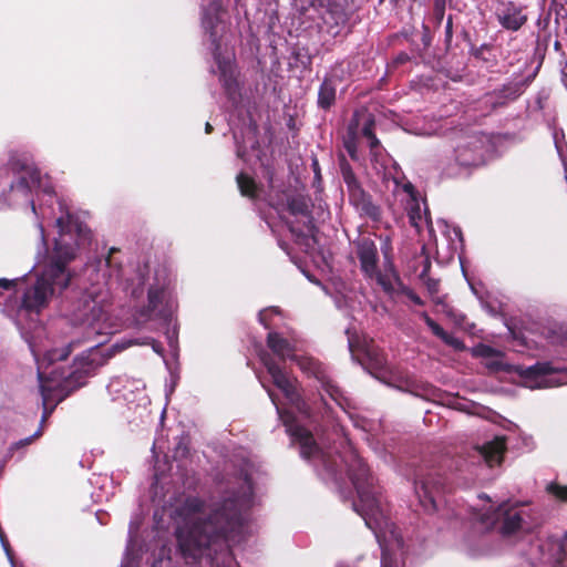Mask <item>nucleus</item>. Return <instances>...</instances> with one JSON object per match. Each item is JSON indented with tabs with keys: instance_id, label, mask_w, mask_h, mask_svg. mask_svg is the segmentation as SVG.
I'll use <instances>...</instances> for the list:
<instances>
[{
	"instance_id": "1",
	"label": "nucleus",
	"mask_w": 567,
	"mask_h": 567,
	"mask_svg": "<svg viewBox=\"0 0 567 567\" xmlns=\"http://www.w3.org/2000/svg\"><path fill=\"white\" fill-rule=\"evenodd\" d=\"M59 238L48 254L43 269L34 285L23 292L21 307L29 312H40L55 293L69 288L75 271L70 267L78 249L91 243L92 233L79 217L71 213L56 219Z\"/></svg>"
},
{
	"instance_id": "2",
	"label": "nucleus",
	"mask_w": 567,
	"mask_h": 567,
	"mask_svg": "<svg viewBox=\"0 0 567 567\" xmlns=\"http://www.w3.org/2000/svg\"><path fill=\"white\" fill-rule=\"evenodd\" d=\"M205 508V502L199 497H187L177 513L184 524L176 530V537L182 555L186 559L197 560L212 546L223 545L226 539L239 534L244 518L236 498H226L207 518L197 515Z\"/></svg>"
},
{
	"instance_id": "3",
	"label": "nucleus",
	"mask_w": 567,
	"mask_h": 567,
	"mask_svg": "<svg viewBox=\"0 0 567 567\" xmlns=\"http://www.w3.org/2000/svg\"><path fill=\"white\" fill-rule=\"evenodd\" d=\"M133 344H138L137 339H123L107 350V353H103L97 347H92L87 352L78 355L73 364L65 368H53L45 379V373L39 371L40 390L43 401V406L47 410V405L52 399V393L55 392L58 395V402L63 401L70 394L78 389L82 388L86 383L89 375L99 367L103 365L107 359L113 357L115 353L121 352Z\"/></svg>"
},
{
	"instance_id": "4",
	"label": "nucleus",
	"mask_w": 567,
	"mask_h": 567,
	"mask_svg": "<svg viewBox=\"0 0 567 567\" xmlns=\"http://www.w3.org/2000/svg\"><path fill=\"white\" fill-rule=\"evenodd\" d=\"M176 308L169 270L161 266L155 270L148 287L147 305H144V328L147 323L156 322V329L165 336L171 347L177 342V329L172 326Z\"/></svg>"
},
{
	"instance_id": "5",
	"label": "nucleus",
	"mask_w": 567,
	"mask_h": 567,
	"mask_svg": "<svg viewBox=\"0 0 567 567\" xmlns=\"http://www.w3.org/2000/svg\"><path fill=\"white\" fill-rule=\"evenodd\" d=\"M260 360L270 374L272 383L296 405L300 413L308 417L315 414L323 415L327 413L329 405L320 392L311 393L307 398H302L293 381L289 379L271 354L262 352Z\"/></svg>"
},
{
	"instance_id": "6",
	"label": "nucleus",
	"mask_w": 567,
	"mask_h": 567,
	"mask_svg": "<svg viewBox=\"0 0 567 567\" xmlns=\"http://www.w3.org/2000/svg\"><path fill=\"white\" fill-rule=\"evenodd\" d=\"M348 461V475L357 489L359 502L353 503L354 511L365 520L380 513L379 493L368 464L355 452Z\"/></svg>"
},
{
	"instance_id": "7",
	"label": "nucleus",
	"mask_w": 567,
	"mask_h": 567,
	"mask_svg": "<svg viewBox=\"0 0 567 567\" xmlns=\"http://www.w3.org/2000/svg\"><path fill=\"white\" fill-rule=\"evenodd\" d=\"M107 305L103 293L95 289L84 290L80 297L72 302L70 313L75 323L86 324L101 333L107 317Z\"/></svg>"
},
{
	"instance_id": "8",
	"label": "nucleus",
	"mask_w": 567,
	"mask_h": 567,
	"mask_svg": "<svg viewBox=\"0 0 567 567\" xmlns=\"http://www.w3.org/2000/svg\"><path fill=\"white\" fill-rule=\"evenodd\" d=\"M473 518L487 529L498 525V532L503 537H511L530 528L525 524L523 511L512 507L508 502L502 503L496 508L489 507L484 512H475Z\"/></svg>"
},
{
	"instance_id": "9",
	"label": "nucleus",
	"mask_w": 567,
	"mask_h": 567,
	"mask_svg": "<svg viewBox=\"0 0 567 567\" xmlns=\"http://www.w3.org/2000/svg\"><path fill=\"white\" fill-rule=\"evenodd\" d=\"M359 136L367 138L371 153L377 154L381 143L375 135V118L372 114H362L355 111L348 124L343 146L354 162L360 159L358 152Z\"/></svg>"
},
{
	"instance_id": "10",
	"label": "nucleus",
	"mask_w": 567,
	"mask_h": 567,
	"mask_svg": "<svg viewBox=\"0 0 567 567\" xmlns=\"http://www.w3.org/2000/svg\"><path fill=\"white\" fill-rule=\"evenodd\" d=\"M528 69L529 63L525 60L519 64L518 70L512 74L509 81L486 94L492 109L504 107L516 101L525 92L535 79V73L525 75Z\"/></svg>"
},
{
	"instance_id": "11",
	"label": "nucleus",
	"mask_w": 567,
	"mask_h": 567,
	"mask_svg": "<svg viewBox=\"0 0 567 567\" xmlns=\"http://www.w3.org/2000/svg\"><path fill=\"white\" fill-rule=\"evenodd\" d=\"M355 254L364 277L377 279L380 285L388 289L384 277L379 269V252L375 243L369 237L360 238L355 243Z\"/></svg>"
},
{
	"instance_id": "12",
	"label": "nucleus",
	"mask_w": 567,
	"mask_h": 567,
	"mask_svg": "<svg viewBox=\"0 0 567 567\" xmlns=\"http://www.w3.org/2000/svg\"><path fill=\"white\" fill-rule=\"evenodd\" d=\"M526 10L527 6L525 4L512 0H499L495 8V17L504 30L517 32L528 22Z\"/></svg>"
},
{
	"instance_id": "13",
	"label": "nucleus",
	"mask_w": 567,
	"mask_h": 567,
	"mask_svg": "<svg viewBox=\"0 0 567 567\" xmlns=\"http://www.w3.org/2000/svg\"><path fill=\"white\" fill-rule=\"evenodd\" d=\"M299 368L309 377L315 378L321 385L322 390L339 405L343 399V394L339 385L331 379L326 367L319 361L311 358L297 359Z\"/></svg>"
},
{
	"instance_id": "14",
	"label": "nucleus",
	"mask_w": 567,
	"mask_h": 567,
	"mask_svg": "<svg viewBox=\"0 0 567 567\" xmlns=\"http://www.w3.org/2000/svg\"><path fill=\"white\" fill-rule=\"evenodd\" d=\"M9 166L14 173L21 174L16 182L11 183V190L20 193L29 200L32 189L40 185V172L14 157L10 158Z\"/></svg>"
},
{
	"instance_id": "15",
	"label": "nucleus",
	"mask_w": 567,
	"mask_h": 567,
	"mask_svg": "<svg viewBox=\"0 0 567 567\" xmlns=\"http://www.w3.org/2000/svg\"><path fill=\"white\" fill-rule=\"evenodd\" d=\"M415 494L424 511L431 513L437 508L436 497L443 489L441 478L429 474L414 483Z\"/></svg>"
},
{
	"instance_id": "16",
	"label": "nucleus",
	"mask_w": 567,
	"mask_h": 567,
	"mask_svg": "<svg viewBox=\"0 0 567 567\" xmlns=\"http://www.w3.org/2000/svg\"><path fill=\"white\" fill-rule=\"evenodd\" d=\"M142 519L135 516L128 527V539L125 550V557L122 567H141L142 560V536L140 533Z\"/></svg>"
},
{
	"instance_id": "17",
	"label": "nucleus",
	"mask_w": 567,
	"mask_h": 567,
	"mask_svg": "<svg viewBox=\"0 0 567 567\" xmlns=\"http://www.w3.org/2000/svg\"><path fill=\"white\" fill-rule=\"evenodd\" d=\"M350 204L359 213L360 217L369 218L374 223H379L382 218V208L373 202L371 194L365 192L363 187L349 194Z\"/></svg>"
},
{
	"instance_id": "18",
	"label": "nucleus",
	"mask_w": 567,
	"mask_h": 567,
	"mask_svg": "<svg viewBox=\"0 0 567 567\" xmlns=\"http://www.w3.org/2000/svg\"><path fill=\"white\" fill-rule=\"evenodd\" d=\"M341 80L334 74H327L318 90L317 105L320 110L329 111L337 100V85Z\"/></svg>"
},
{
	"instance_id": "19",
	"label": "nucleus",
	"mask_w": 567,
	"mask_h": 567,
	"mask_svg": "<svg viewBox=\"0 0 567 567\" xmlns=\"http://www.w3.org/2000/svg\"><path fill=\"white\" fill-rule=\"evenodd\" d=\"M506 450V439L503 436H497L478 449L480 454L489 467L499 465L503 462Z\"/></svg>"
},
{
	"instance_id": "20",
	"label": "nucleus",
	"mask_w": 567,
	"mask_h": 567,
	"mask_svg": "<svg viewBox=\"0 0 567 567\" xmlns=\"http://www.w3.org/2000/svg\"><path fill=\"white\" fill-rule=\"evenodd\" d=\"M468 53L487 71H493L498 65V59L495 54V45L492 43H483L481 45L471 43Z\"/></svg>"
},
{
	"instance_id": "21",
	"label": "nucleus",
	"mask_w": 567,
	"mask_h": 567,
	"mask_svg": "<svg viewBox=\"0 0 567 567\" xmlns=\"http://www.w3.org/2000/svg\"><path fill=\"white\" fill-rule=\"evenodd\" d=\"M481 143L478 141L458 145L455 148V161L460 166H477L482 162Z\"/></svg>"
},
{
	"instance_id": "22",
	"label": "nucleus",
	"mask_w": 567,
	"mask_h": 567,
	"mask_svg": "<svg viewBox=\"0 0 567 567\" xmlns=\"http://www.w3.org/2000/svg\"><path fill=\"white\" fill-rule=\"evenodd\" d=\"M292 436L299 443L300 455L303 458L310 460L320 452L319 445L317 444L312 433L306 427H295L292 431Z\"/></svg>"
},
{
	"instance_id": "23",
	"label": "nucleus",
	"mask_w": 567,
	"mask_h": 567,
	"mask_svg": "<svg viewBox=\"0 0 567 567\" xmlns=\"http://www.w3.org/2000/svg\"><path fill=\"white\" fill-rule=\"evenodd\" d=\"M267 347L276 354L282 362L286 359H297L293 354V346L278 332H269L267 336Z\"/></svg>"
},
{
	"instance_id": "24",
	"label": "nucleus",
	"mask_w": 567,
	"mask_h": 567,
	"mask_svg": "<svg viewBox=\"0 0 567 567\" xmlns=\"http://www.w3.org/2000/svg\"><path fill=\"white\" fill-rule=\"evenodd\" d=\"M420 317L424 320L425 324L431 329L432 333L442 340L446 346L452 347L455 350H464V342L447 333L436 321H434L426 311H422Z\"/></svg>"
},
{
	"instance_id": "25",
	"label": "nucleus",
	"mask_w": 567,
	"mask_h": 567,
	"mask_svg": "<svg viewBox=\"0 0 567 567\" xmlns=\"http://www.w3.org/2000/svg\"><path fill=\"white\" fill-rule=\"evenodd\" d=\"M80 341H71L69 344L61 349H52L44 353L41 365H44L45 368H49L50 365H53L58 362L65 361L74 348L79 347Z\"/></svg>"
},
{
	"instance_id": "26",
	"label": "nucleus",
	"mask_w": 567,
	"mask_h": 567,
	"mask_svg": "<svg viewBox=\"0 0 567 567\" xmlns=\"http://www.w3.org/2000/svg\"><path fill=\"white\" fill-rule=\"evenodd\" d=\"M236 182L241 196L252 200L258 198L260 188L251 176L241 172L236 176Z\"/></svg>"
},
{
	"instance_id": "27",
	"label": "nucleus",
	"mask_w": 567,
	"mask_h": 567,
	"mask_svg": "<svg viewBox=\"0 0 567 567\" xmlns=\"http://www.w3.org/2000/svg\"><path fill=\"white\" fill-rule=\"evenodd\" d=\"M339 166L343 182L347 185L348 194L362 187L344 155H340Z\"/></svg>"
},
{
	"instance_id": "28",
	"label": "nucleus",
	"mask_w": 567,
	"mask_h": 567,
	"mask_svg": "<svg viewBox=\"0 0 567 567\" xmlns=\"http://www.w3.org/2000/svg\"><path fill=\"white\" fill-rule=\"evenodd\" d=\"M339 166L343 182L347 185L348 194L362 187L344 155H340Z\"/></svg>"
},
{
	"instance_id": "29",
	"label": "nucleus",
	"mask_w": 567,
	"mask_h": 567,
	"mask_svg": "<svg viewBox=\"0 0 567 567\" xmlns=\"http://www.w3.org/2000/svg\"><path fill=\"white\" fill-rule=\"evenodd\" d=\"M556 370L549 362H537L534 365L524 368L519 374L527 380H538L542 377L550 375Z\"/></svg>"
},
{
	"instance_id": "30",
	"label": "nucleus",
	"mask_w": 567,
	"mask_h": 567,
	"mask_svg": "<svg viewBox=\"0 0 567 567\" xmlns=\"http://www.w3.org/2000/svg\"><path fill=\"white\" fill-rule=\"evenodd\" d=\"M287 209L293 216H308L310 214L308 200L302 195L289 196L287 198Z\"/></svg>"
},
{
	"instance_id": "31",
	"label": "nucleus",
	"mask_w": 567,
	"mask_h": 567,
	"mask_svg": "<svg viewBox=\"0 0 567 567\" xmlns=\"http://www.w3.org/2000/svg\"><path fill=\"white\" fill-rule=\"evenodd\" d=\"M364 353L371 369L382 371L385 368L386 359L381 350L373 347H367Z\"/></svg>"
},
{
	"instance_id": "32",
	"label": "nucleus",
	"mask_w": 567,
	"mask_h": 567,
	"mask_svg": "<svg viewBox=\"0 0 567 567\" xmlns=\"http://www.w3.org/2000/svg\"><path fill=\"white\" fill-rule=\"evenodd\" d=\"M216 62L218 65L220 80L223 81L224 87L227 92H230L233 85L235 84V79L230 72V64L220 56H216Z\"/></svg>"
},
{
	"instance_id": "33",
	"label": "nucleus",
	"mask_w": 567,
	"mask_h": 567,
	"mask_svg": "<svg viewBox=\"0 0 567 567\" xmlns=\"http://www.w3.org/2000/svg\"><path fill=\"white\" fill-rule=\"evenodd\" d=\"M547 491L558 501L567 503V485L551 483L548 485Z\"/></svg>"
},
{
	"instance_id": "34",
	"label": "nucleus",
	"mask_w": 567,
	"mask_h": 567,
	"mask_svg": "<svg viewBox=\"0 0 567 567\" xmlns=\"http://www.w3.org/2000/svg\"><path fill=\"white\" fill-rule=\"evenodd\" d=\"M446 2L447 0H434L433 17L436 25H440L444 19Z\"/></svg>"
},
{
	"instance_id": "35",
	"label": "nucleus",
	"mask_w": 567,
	"mask_h": 567,
	"mask_svg": "<svg viewBox=\"0 0 567 567\" xmlns=\"http://www.w3.org/2000/svg\"><path fill=\"white\" fill-rule=\"evenodd\" d=\"M144 347H151L152 350L159 355L161 358H165V349L163 343L154 338L144 337Z\"/></svg>"
},
{
	"instance_id": "36",
	"label": "nucleus",
	"mask_w": 567,
	"mask_h": 567,
	"mask_svg": "<svg viewBox=\"0 0 567 567\" xmlns=\"http://www.w3.org/2000/svg\"><path fill=\"white\" fill-rule=\"evenodd\" d=\"M42 435L41 429H39L34 434H32L29 437L22 439L16 443H13L10 447L11 451L19 450L21 447H24L27 445H30L35 439L40 437Z\"/></svg>"
},
{
	"instance_id": "37",
	"label": "nucleus",
	"mask_w": 567,
	"mask_h": 567,
	"mask_svg": "<svg viewBox=\"0 0 567 567\" xmlns=\"http://www.w3.org/2000/svg\"><path fill=\"white\" fill-rule=\"evenodd\" d=\"M452 39H453V17L450 14L446 19V24H445L444 43H445L446 49H449L451 47Z\"/></svg>"
},
{
	"instance_id": "38",
	"label": "nucleus",
	"mask_w": 567,
	"mask_h": 567,
	"mask_svg": "<svg viewBox=\"0 0 567 567\" xmlns=\"http://www.w3.org/2000/svg\"><path fill=\"white\" fill-rule=\"evenodd\" d=\"M262 175L267 179L270 187H272L274 177H275V169L270 165H264L262 166Z\"/></svg>"
},
{
	"instance_id": "39",
	"label": "nucleus",
	"mask_w": 567,
	"mask_h": 567,
	"mask_svg": "<svg viewBox=\"0 0 567 567\" xmlns=\"http://www.w3.org/2000/svg\"><path fill=\"white\" fill-rule=\"evenodd\" d=\"M410 61V55L405 52H400L394 59H393V64L395 66H399V65H402V64H405L406 62Z\"/></svg>"
},
{
	"instance_id": "40",
	"label": "nucleus",
	"mask_w": 567,
	"mask_h": 567,
	"mask_svg": "<svg viewBox=\"0 0 567 567\" xmlns=\"http://www.w3.org/2000/svg\"><path fill=\"white\" fill-rule=\"evenodd\" d=\"M346 333L348 334L349 349L353 353L358 346V338L353 333H351L350 329H347Z\"/></svg>"
},
{
	"instance_id": "41",
	"label": "nucleus",
	"mask_w": 567,
	"mask_h": 567,
	"mask_svg": "<svg viewBox=\"0 0 567 567\" xmlns=\"http://www.w3.org/2000/svg\"><path fill=\"white\" fill-rule=\"evenodd\" d=\"M425 285H426V288L429 290V292L431 295H434V293H437L439 292V281L435 280V279H431L429 278L426 281H425Z\"/></svg>"
},
{
	"instance_id": "42",
	"label": "nucleus",
	"mask_w": 567,
	"mask_h": 567,
	"mask_svg": "<svg viewBox=\"0 0 567 567\" xmlns=\"http://www.w3.org/2000/svg\"><path fill=\"white\" fill-rule=\"evenodd\" d=\"M422 29H423L422 42L425 47H429L431 44L430 28L423 23Z\"/></svg>"
},
{
	"instance_id": "43",
	"label": "nucleus",
	"mask_w": 567,
	"mask_h": 567,
	"mask_svg": "<svg viewBox=\"0 0 567 567\" xmlns=\"http://www.w3.org/2000/svg\"><path fill=\"white\" fill-rule=\"evenodd\" d=\"M17 286V280H9L6 278L0 279V288H3L6 290H10Z\"/></svg>"
},
{
	"instance_id": "44",
	"label": "nucleus",
	"mask_w": 567,
	"mask_h": 567,
	"mask_svg": "<svg viewBox=\"0 0 567 567\" xmlns=\"http://www.w3.org/2000/svg\"><path fill=\"white\" fill-rule=\"evenodd\" d=\"M416 218H419V219L421 218V216H420V207L419 206H416V208L412 209L411 213H410V219H411L412 225H415V226L417 225L416 224Z\"/></svg>"
},
{
	"instance_id": "45",
	"label": "nucleus",
	"mask_w": 567,
	"mask_h": 567,
	"mask_svg": "<svg viewBox=\"0 0 567 567\" xmlns=\"http://www.w3.org/2000/svg\"><path fill=\"white\" fill-rule=\"evenodd\" d=\"M311 166H312V171H313V173L316 175V178L320 179L321 178V173H320L319 162H318L317 158H313Z\"/></svg>"
},
{
	"instance_id": "46",
	"label": "nucleus",
	"mask_w": 567,
	"mask_h": 567,
	"mask_svg": "<svg viewBox=\"0 0 567 567\" xmlns=\"http://www.w3.org/2000/svg\"><path fill=\"white\" fill-rule=\"evenodd\" d=\"M408 296L413 303H415L417 306L424 305V301L416 293L410 292Z\"/></svg>"
},
{
	"instance_id": "47",
	"label": "nucleus",
	"mask_w": 567,
	"mask_h": 567,
	"mask_svg": "<svg viewBox=\"0 0 567 567\" xmlns=\"http://www.w3.org/2000/svg\"><path fill=\"white\" fill-rule=\"evenodd\" d=\"M495 350L489 346H482L481 347V353L484 357H492L494 354Z\"/></svg>"
},
{
	"instance_id": "48",
	"label": "nucleus",
	"mask_w": 567,
	"mask_h": 567,
	"mask_svg": "<svg viewBox=\"0 0 567 567\" xmlns=\"http://www.w3.org/2000/svg\"><path fill=\"white\" fill-rule=\"evenodd\" d=\"M381 567H394L393 561L388 558L386 554H382Z\"/></svg>"
},
{
	"instance_id": "49",
	"label": "nucleus",
	"mask_w": 567,
	"mask_h": 567,
	"mask_svg": "<svg viewBox=\"0 0 567 567\" xmlns=\"http://www.w3.org/2000/svg\"><path fill=\"white\" fill-rule=\"evenodd\" d=\"M403 189H404V192H406L411 195L414 193V186L411 183L405 184L403 186Z\"/></svg>"
},
{
	"instance_id": "50",
	"label": "nucleus",
	"mask_w": 567,
	"mask_h": 567,
	"mask_svg": "<svg viewBox=\"0 0 567 567\" xmlns=\"http://www.w3.org/2000/svg\"><path fill=\"white\" fill-rule=\"evenodd\" d=\"M213 130L214 128H213L212 124L209 122H207L206 125H205V132L207 134H210L213 132Z\"/></svg>"
},
{
	"instance_id": "51",
	"label": "nucleus",
	"mask_w": 567,
	"mask_h": 567,
	"mask_svg": "<svg viewBox=\"0 0 567 567\" xmlns=\"http://www.w3.org/2000/svg\"><path fill=\"white\" fill-rule=\"evenodd\" d=\"M268 394H269V396H270L271 401H272L274 403H276V394H275L272 391H270V390H268Z\"/></svg>"
},
{
	"instance_id": "52",
	"label": "nucleus",
	"mask_w": 567,
	"mask_h": 567,
	"mask_svg": "<svg viewBox=\"0 0 567 567\" xmlns=\"http://www.w3.org/2000/svg\"><path fill=\"white\" fill-rule=\"evenodd\" d=\"M554 48H555V50H557V51H558V50H560V48H561L560 42L556 40V41H555V43H554Z\"/></svg>"
},
{
	"instance_id": "53",
	"label": "nucleus",
	"mask_w": 567,
	"mask_h": 567,
	"mask_svg": "<svg viewBox=\"0 0 567 567\" xmlns=\"http://www.w3.org/2000/svg\"><path fill=\"white\" fill-rule=\"evenodd\" d=\"M429 268H430V264H427V266L423 269L422 274H421V277H425L426 272L429 271Z\"/></svg>"
},
{
	"instance_id": "54",
	"label": "nucleus",
	"mask_w": 567,
	"mask_h": 567,
	"mask_svg": "<svg viewBox=\"0 0 567 567\" xmlns=\"http://www.w3.org/2000/svg\"><path fill=\"white\" fill-rule=\"evenodd\" d=\"M30 203H31V205H32V209L34 210V209H35V205H34L33 200H32V199H30Z\"/></svg>"
},
{
	"instance_id": "55",
	"label": "nucleus",
	"mask_w": 567,
	"mask_h": 567,
	"mask_svg": "<svg viewBox=\"0 0 567 567\" xmlns=\"http://www.w3.org/2000/svg\"><path fill=\"white\" fill-rule=\"evenodd\" d=\"M481 497H482V498L484 497V498H486V499H489V498H488V495H485V494H484V495H482Z\"/></svg>"
}]
</instances>
